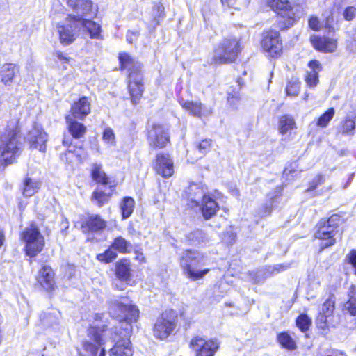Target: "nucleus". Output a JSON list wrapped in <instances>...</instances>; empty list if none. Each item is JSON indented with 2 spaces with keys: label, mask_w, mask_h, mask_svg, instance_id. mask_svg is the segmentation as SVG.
Wrapping results in <instances>:
<instances>
[{
  "label": "nucleus",
  "mask_w": 356,
  "mask_h": 356,
  "mask_svg": "<svg viewBox=\"0 0 356 356\" xmlns=\"http://www.w3.org/2000/svg\"><path fill=\"white\" fill-rule=\"evenodd\" d=\"M108 312L118 320V325L110 330L111 339L116 341L110 350V356H132L134 351L129 337L132 333L131 323L139 318L138 307L127 298H114L108 302Z\"/></svg>",
  "instance_id": "f257e3e1"
},
{
  "label": "nucleus",
  "mask_w": 356,
  "mask_h": 356,
  "mask_svg": "<svg viewBox=\"0 0 356 356\" xmlns=\"http://www.w3.org/2000/svg\"><path fill=\"white\" fill-rule=\"evenodd\" d=\"M19 129L17 123L10 122L4 132L0 135V159L1 164H10L14 161L19 148Z\"/></svg>",
  "instance_id": "f03ea898"
},
{
  "label": "nucleus",
  "mask_w": 356,
  "mask_h": 356,
  "mask_svg": "<svg viewBox=\"0 0 356 356\" xmlns=\"http://www.w3.org/2000/svg\"><path fill=\"white\" fill-rule=\"evenodd\" d=\"M266 3L277 13V26L281 30L293 26L299 19V8L288 0H266Z\"/></svg>",
  "instance_id": "7ed1b4c3"
},
{
  "label": "nucleus",
  "mask_w": 356,
  "mask_h": 356,
  "mask_svg": "<svg viewBox=\"0 0 356 356\" xmlns=\"http://www.w3.org/2000/svg\"><path fill=\"white\" fill-rule=\"evenodd\" d=\"M241 51L240 41L235 37L222 39L215 49L213 56L208 60L209 65L229 63L235 61Z\"/></svg>",
  "instance_id": "20e7f679"
},
{
  "label": "nucleus",
  "mask_w": 356,
  "mask_h": 356,
  "mask_svg": "<svg viewBox=\"0 0 356 356\" xmlns=\"http://www.w3.org/2000/svg\"><path fill=\"white\" fill-rule=\"evenodd\" d=\"M206 257L198 251L187 250L184 252L181 259V266L184 273L190 279L195 281L202 278L209 272V268L203 270L198 268L205 265Z\"/></svg>",
  "instance_id": "39448f33"
},
{
  "label": "nucleus",
  "mask_w": 356,
  "mask_h": 356,
  "mask_svg": "<svg viewBox=\"0 0 356 356\" xmlns=\"http://www.w3.org/2000/svg\"><path fill=\"white\" fill-rule=\"evenodd\" d=\"M339 222L340 216L334 214L327 220L321 219L317 224L315 237L320 241L319 247L321 251L335 244L334 236L337 233Z\"/></svg>",
  "instance_id": "423d86ee"
},
{
  "label": "nucleus",
  "mask_w": 356,
  "mask_h": 356,
  "mask_svg": "<svg viewBox=\"0 0 356 356\" xmlns=\"http://www.w3.org/2000/svg\"><path fill=\"white\" fill-rule=\"evenodd\" d=\"M104 332H106L104 326L102 329L96 325L91 326L88 330L89 339L83 341L82 348L78 349L79 355L80 356H97L98 350H100L99 356H105V350L102 347L104 344L102 339Z\"/></svg>",
  "instance_id": "0eeeda50"
},
{
  "label": "nucleus",
  "mask_w": 356,
  "mask_h": 356,
  "mask_svg": "<svg viewBox=\"0 0 356 356\" xmlns=\"http://www.w3.org/2000/svg\"><path fill=\"white\" fill-rule=\"evenodd\" d=\"M22 239L26 243V254L34 257L40 253L44 246V238L36 225L31 224L22 233Z\"/></svg>",
  "instance_id": "6e6552de"
},
{
  "label": "nucleus",
  "mask_w": 356,
  "mask_h": 356,
  "mask_svg": "<svg viewBox=\"0 0 356 356\" xmlns=\"http://www.w3.org/2000/svg\"><path fill=\"white\" fill-rule=\"evenodd\" d=\"M176 318L175 312L172 310L163 312L154 324V336L161 340L168 338L176 327Z\"/></svg>",
  "instance_id": "1a4fd4ad"
},
{
  "label": "nucleus",
  "mask_w": 356,
  "mask_h": 356,
  "mask_svg": "<svg viewBox=\"0 0 356 356\" xmlns=\"http://www.w3.org/2000/svg\"><path fill=\"white\" fill-rule=\"evenodd\" d=\"M79 17L70 16L66 19L65 24L58 25V32L60 36V42L64 45L71 44L76 38V33L80 28L79 23H74L78 22Z\"/></svg>",
  "instance_id": "9d476101"
},
{
  "label": "nucleus",
  "mask_w": 356,
  "mask_h": 356,
  "mask_svg": "<svg viewBox=\"0 0 356 356\" xmlns=\"http://www.w3.org/2000/svg\"><path fill=\"white\" fill-rule=\"evenodd\" d=\"M261 47L272 57L279 56L282 50V43L280 33L275 30L264 31Z\"/></svg>",
  "instance_id": "9b49d317"
},
{
  "label": "nucleus",
  "mask_w": 356,
  "mask_h": 356,
  "mask_svg": "<svg viewBox=\"0 0 356 356\" xmlns=\"http://www.w3.org/2000/svg\"><path fill=\"white\" fill-rule=\"evenodd\" d=\"M148 142L153 148H163L170 142L168 129L161 124H154L148 131Z\"/></svg>",
  "instance_id": "f8f14e48"
},
{
  "label": "nucleus",
  "mask_w": 356,
  "mask_h": 356,
  "mask_svg": "<svg viewBox=\"0 0 356 356\" xmlns=\"http://www.w3.org/2000/svg\"><path fill=\"white\" fill-rule=\"evenodd\" d=\"M190 346L196 351V356H213L218 348V343L216 341H206L195 337L192 339Z\"/></svg>",
  "instance_id": "ddd939ff"
},
{
  "label": "nucleus",
  "mask_w": 356,
  "mask_h": 356,
  "mask_svg": "<svg viewBox=\"0 0 356 356\" xmlns=\"http://www.w3.org/2000/svg\"><path fill=\"white\" fill-rule=\"evenodd\" d=\"M154 168L158 175L168 178L174 173V162L168 154H158Z\"/></svg>",
  "instance_id": "4468645a"
},
{
  "label": "nucleus",
  "mask_w": 356,
  "mask_h": 356,
  "mask_svg": "<svg viewBox=\"0 0 356 356\" xmlns=\"http://www.w3.org/2000/svg\"><path fill=\"white\" fill-rule=\"evenodd\" d=\"M27 139L31 148L38 149L42 152H45L47 135L41 128L34 127L29 132Z\"/></svg>",
  "instance_id": "2eb2a0df"
},
{
  "label": "nucleus",
  "mask_w": 356,
  "mask_h": 356,
  "mask_svg": "<svg viewBox=\"0 0 356 356\" xmlns=\"http://www.w3.org/2000/svg\"><path fill=\"white\" fill-rule=\"evenodd\" d=\"M129 79V91L131 96V102L136 104L138 103L144 91V86L143 83V75L138 74L135 76L131 74Z\"/></svg>",
  "instance_id": "dca6fc26"
},
{
  "label": "nucleus",
  "mask_w": 356,
  "mask_h": 356,
  "mask_svg": "<svg viewBox=\"0 0 356 356\" xmlns=\"http://www.w3.org/2000/svg\"><path fill=\"white\" fill-rule=\"evenodd\" d=\"M68 6L75 10L78 17L92 16L95 15L96 10L93 8L91 0H66Z\"/></svg>",
  "instance_id": "f3484780"
},
{
  "label": "nucleus",
  "mask_w": 356,
  "mask_h": 356,
  "mask_svg": "<svg viewBox=\"0 0 356 356\" xmlns=\"http://www.w3.org/2000/svg\"><path fill=\"white\" fill-rule=\"evenodd\" d=\"M71 117L83 120L90 113V102L87 97H82L71 106Z\"/></svg>",
  "instance_id": "a211bd4d"
},
{
  "label": "nucleus",
  "mask_w": 356,
  "mask_h": 356,
  "mask_svg": "<svg viewBox=\"0 0 356 356\" xmlns=\"http://www.w3.org/2000/svg\"><path fill=\"white\" fill-rule=\"evenodd\" d=\"M311 42L314 47L322 52H334L337 48V40L325 36L313 35Z\"/></svg>",
  "instance_id": "6ab92c4d"
},
{
  "label": "nucleus",
  "mask_w": 356,
  "mask_h": 356,
  "mask_svg": "<svg viewBox=\"0 0 356 356\" xmlns=\"http://www.w3.org/2000/svg\"><path fill=\"white\" fill-rule=\"evenodd\" d=\"M119 60L122 69H127L129 72L128 78L131 74L135 76L141 74L142 65L135 58H132L129 54L123 52L119 54Z\"/></svg>",
  "instance_id": "aec40b11"
},
{
  "label": "nucleus",
  "mask_w": 356,
  "mask_h": 356,
  "mask_svg": "<svg viewBox=\"0 0 356 356\" xmlns=\"http://www.w3.org/2000/svg\"><path fill=\"white\" fill-rule=\"evenodd\" d=\"M207 190L202 183H192L186 191L188 200L191 202V207L197 206L200 202L206 197Z\"/></svg>",
  "instance_id": "412c9836"
},
{
  "label": "nucleus",
  "mask_w": 356,
  "mask_h": 356,
  "mask_svg": "<svg viewBox=\"0 0 356 356\" xmlns=\"http://www.w3.org/2000/svg\"><path fill=\"white\" fill-rule=\"evenodd\" d=\"M106 226V222L99 215L91 214L88 216L81 225L83 233L97 232L102 231Z\"/></svg>",
  "instance_id": "4be33fe9"
},
{
  "label": "nucleus",
  "mask_w": 356,
  "mask_h": 356,
  "mask_svg": "<svg viewBox=\"0 0 356 356\" xmlns=\"http://www.w3.org/2000/svg\"><path fill=\"white\" fill-rule=\"evenodd\" d=\"M197 206L200 207L202 216L206 220L213 218L219 210L218 203L208 195L200 202Z\"/></svg>",
  "instance_id": "5701e85b"
},
{
  "label": "nucleus",
  "mask_w": 356,
  "mask_h": 356,
  "mask_svg": "<svg viewBox=\"0 0 356 356\" xmlns=\"http://www.w3.org/2000/svg\"><path fill=\"white\" fill-rule=\"evenodd\" d=\"M182 108L195 117L201 118L202 115L211 113V111L206 109L199 101H188L181 99L179 101Z\"/></svg>",
  "instance_id": "b1692460"
},
{
  "label": "nucleus",
  "mask_w": 356,
  "mask_h": 356,
  "mask_svg": "<svg viewBox=\"0 0 356 356\" xmlns=\"http://www.w3.org/2000/svg\"><path fill=\"white\" fill-rule=\"evenodd\" d=\"M54 275L52 269L48 266H44L40 270L38 282L47 291L52 290L55 284Z\"/></svg>",
  "instance_id": "393cba45"
},
{
  "label": "nucleus",
  "mask_w": 356,
  "mask_h": 356,
  "mask_svg": "<svg viewBox=\"0 0 356 356\" xmlns=\"http://www.w3.org/2000/svg\"><path fill=\"white\" fill-rule=\"evenodd\" d=\"M74 23L76 24V22ZM77 23L80 24V27L87 31L91 38L102 39V29L99 24L91 20L85 19L83 17H79Z\"/></svg>",
  "instance_id": "a878e982"
},
{
  "label": "nucleus",
  "mask_w": 356,
  "mask_h": 356,
  "mask_svg": "<svg viewBox=\"0 0 356 356\" xmlns=\"http://www.w3.org/2000/svg\"><path fill=\"white\" fill-rule=\"evenodd\" d=\"M308 66L311 69L307 72L305 81L309 87H315L318 83V72L321 70V65L316 60H311Z\"/></svg>",
  "instance_id": "bb28decb"
},
{
  "label": "nucleus",
  "mask_w": 356,
  "mask_h": 356,
  "mask_svg": "<svg viewBox=\"0 0 356 356\" xmlns=\"http://www.w3.org/2000/svg\"><path fill=\"white\" fill-rule=\"evenodd\" d=\"M60 313L58 311L42 312L40 315V322L44 328L52 327L59 323Z\"/></svg>",
  "instance_id": "cd10ccee"
},
{
  "label": "nucleus",
  "mask_w": 356,
  "mask_h": 356,
  "mask_svg": "<svg viewBox=\"0 0 356 356\" xmlns=\"http://www.w3.org/2000/svg\"><path fill=\"white\" fill-rule=\"evenodd\" d=\"M19 72L16 65L6 63L1 69V81L5 85H10L15 75Z\"/></svg>",
  "instance_id": "c85d7f7f"
},
{
  "label": "nucleus",
  "mask_w": 356,
  "mask_h": 356,
  "mask_svg": "<svg viewBox=\"0 0 356 356\" xmlns=\"http://www.w3.org/2000/svg\"><path fill=\"white\" fill-rule=\"evenodd\" d=\"M66 122L68 124V129L74 138H81L86 133V127L80 122L74 120L70 115L66 116Z\"/></svg>",
  "instance_id": "c756f323"
},
{
  "label": "nucleus",
  "mask_w": 356,
  "mask_h": 356,
  "mask_svg": "<svg viewBox=\"0 0 356 356\" xmlns=\"http://www.w3.org/2000/svg\"><path fill=\"white\" fill-rule=\"evenodd\" d=\"M40 187V183L36 180L29 177L25 178L22 186V194L24 197H31L33 195Z\"/></svg>",
  "instance_id": "7c9ffc66"
},
{
  "label": "nucleus",
  "mask_w": 356,
  "mask_h": 356,
  "mask_svg": "<svg viewBox=\"0 0 356 356\" xmlns=\"http://www.w3.org/2000/svg\"><path fill=\"white\" fill-rule=\"evenodd\" d=\"M116 276L121 281H127L130 277V263L127 259H122L116 264Z\"/></svg>",
  "instance_id": "2f4dec72"
},
{
  "label": "nucleus",
  "mask_w": 356,
  "mask_h": 356,
  "mask_svg": "<svg viewBox=\"0 0 356 356\" xmlns=\"http://www.w3.org/2000/svg\"><path fill=\"white\" fill-rule=\"evenodd\" d=\"M332 318L337 319L332 321L330 316L320 312L316 321V325L319 328L323 330L330 327H335L339 323V317L338 316H332Z\"/></svg>",
  "instance_id": "473e14b6"
},
{
  "label": "nucleus",
  "mask_w": 356,
  "mask_h": 356,
  "mask_svg": "<svg viewBox=\"0 0 356 356\" xmlns=\"http://www.w3.org/2000/svg\"><path fill=\"white\" fill-rule=\"evenodd\" d=\"M135 207V201L131 197H125L120 203V209L123 219L128 218L132 214Z\"/></svg>",
  "instance_id": "72a5a7b5"
},
{
  "label": "nucleus",
  "mask_w": 356,
  "mask_h": 356,
  "mask_svg": "<svg viewBox=\"0 0 356 356\" xmlns=\"http://www.w3.org/2000/svg\"><path fill=\"white\" fill-rule=\"evenodd\" d=\"M296 128V123L294 119L289 115H284L280 117L279 120V131L282 134H286Z\"/></svg>",
  "instance_id": "f704fd0d"
},
{
  "label": "nucleus",
  "mask_w": 356,
  "mask_h": 356,
  "mask_svg": "<svg viewBox=\"0 0 356 356\" xmlns=\"http://www.w3.org/2000/svg\"><path fill=\"white\" fill-rule=\"evenodd\" d=\"M92 177L97 183L106 185L108 184V177L104 172L102 170L100 164L95 163L92 169Z\"/></svg>",
  "instance_id": "c9c22d12"
},
{
  "label": "nucleus",
  "mask_w": 356,
  "mask_h": 356,
  "mask_svg": "<svg viewBox=\"0 0 356 356\" xmlns=\"http://www.w3.org/2000/svg\"><path fill=\"white\" fill-rule=\"evenodd\" d=\"M335 114V110L334 108H330L323 113L316 121V126L325 128L333 118Z\"/></svg>",
  "instance_id": "e433bc0d"
},
{
  "label": "nucleus",
  "mask_w": 356,
  "mask_h": 356,
  "mask_svg": "<svg viewBox=\"0 0 356 356\" xmlns=\"http://www.w3.org/2000/svg\"><path fill=\"white\" fill-rule=\"evenodd\" d=\"M277 339L279 343L285 348L293 350L296 348V342L286 332H282L278 334Z\"/></svg>",
  "instance_id": "4c0bfd02"
},
{
  "label": "nucleus",
  "mask_w": 356,
  "mask_h": 356,
  "mask_svg": "<svg viewBox=\"0 0 356 356\" xmlns=\"http://www.w3.org/2000/svg\"><path fill=\"white\" fill-rule=\"evenodd\" d=\"M349 300L345 305L346 309L353 315H356V289L354 286H352L349 291Z\"/></svg>",
  "instance_id": "58836bf2"
},
{
  "label": "nucleus",
  "mask_w": 356,
  "mask_h": 356,
  "mask_svg": "<svg viewBox=\"0 0 356 356\" xmlns=\"http://www.w3.org/2000/svg\"><path fill=\"white\" fill-rule=\"evenodd\" d=\"M110 193H107L97 188L93 193L92 198L95 200L99 207H102L108 202L110 199Z\"/></svg>",
  "instance_id": "ea45409f"
},
{
  "label": "nucleus",
  "mask_w": 356,
  "mask_h": 356,
  "mask_svg": "<svg viewBox=\"0 0 356 356\" xmlns=\"http://www.w3.org/2000/svg\"><path fill=\"white\" fill-rule=\"evenodd\" d=\"M335 308V297L330 295L329 298L322 305V309L320 312L326 314L332 318V315Z\"/></svg>",
  "instance_id": "a19ab883"
},
{
  "label": "nucleus",
  "mask_w": 356,
  "mask_h": 356,
  "mask_svg": "<svg viewBox=\"0 0 356 356\" xmlns=\"http://www.w3.org/2000/svg\"><path fill=\"white\" fill-rule=\"evenodd\" d=\"M117 257V253L111 247L104 253L97 255V259L101 262L108 264L113 261Z\"/></svg>",
  "instance_id": "79ce46f5"
},
{
  "label": "nucleus",
  "mask_w": 356,
  "mask_h": 356,
  "mask_svg": "<svg viewBox=\"0 0 356 356\" xmlns=\"http://www.w3.org/2000/svg\"><path fill=\"white\" fill-rule=\"evenodd\" d=\"M164 7L161 3H155L152 8V16L154 22L156 25L159 24V20L165 16Z\"/></svg>",
  "instance_id": "37998d69"
},
{
  "label": "nucleus",
  "mask_w": 356,
  "mask_h": 356,
  "mask_svg": "<svg viewBox=\"0 0 356 356\" xmlns=\"http://www.w3.org/2000/svg\"><path fill=\"white\" fill-rule=\"evenodd\" d=\"M129 243L122 237H117L111 248L113 250H118L120 252H125Z\"/></svg>",
  "instance_id": "c03bdc74"
},
{
  "label": "nucleus",
  "mask_w": 356,
  "mask_h": 356,
  "mask_svg": "<svg viewBox=\"0 0 356 356\" xmlns=\"http://www.w3.org/2000/svg\"><path fill=\"white\" fill-rule=\"evenodd\" d=\"M300 90V83L297 80L289 81L286 87L287 95L296 97L298 95Z\"/></svg>",
  "instance_id": "a18cd8bd"
},
{
  "label": "nucleus",
  "mask_w": 356,
  "mask_h": 356,
  "mask_svg": "<svg viewBox=\"0 0 356 356\" xmlns=\"http://www.w3.org/2000/svg\"><path fill=\"white\" fill-rule=\"evenodd\" d=\"M296 325L302 332H305L311 325V319L307 315L301 314L296 319Z\"/></svg>",
  "instance_id": "49530a36"
},
{
  "label": "nucleus",
  "mask_w": 356,
  "mask_h": 356,
  "mask_svg": "<svg viewBox=\"0 0 356 356\" xmlns=\"http://www.w3.org/2000/svg\"><path fill=\"white\" fill-rule=\"evenodd\" d=\"M290 264H276L266 266V270L267 273H268L269 275H275L285 271L287 269L290 268Z\"/></svg>",
  "instance_id": "de8ad7c7"
},
{
  "label": "nucleus",
  "mask_w": 356,
  "mask_h": 356,
  "mask_svg": "<svg viewBox=\"0 0 356 356\" xmlns=\"http://www.w3.org/2000/svg\"><path fill=\"white\" fill-rule=\"evenodd\" d=\"M188 239L194 244L200 243L204 238V233L200 229H196L188 234Z\"/></svg>",
  "instance_id": "09e8293b"
},
{
  "label": "nucleus",
  "mask_w": 356,
  "mask_h": 356,
  "mask_svg": "<svg viewBox=\"0 0 356 356\" xmlns=\"http://www.w3.org/2000/svg\"><path fill=\"white\" fill-rule=\"evenodd\" d=\"M211 145L212 140L211 139H204L197 143L196 147L202 155H204L210 151Z\"/></svg>",
  "instance_id": "8fccbe9b"
},
{
  "label": "nucleus",
  "mask_w": 356,
  "mask_h": 356,
  "mask_svg": "<svg viewBox=\"0 0 356 356\" xmlns=\"http://www.w3.org/2000/svg\"><path fill=\"white\" fill-rule=\"evenodd\" d=\"M355 128V122L352 119H346L342 127V134L346 135H353V130Z\"/></svg>",
  "instance_id": "3c124183"
},
{
  "label": "nucleus",
  "mask_w": 356,
  "mask_h": 356,
  "mask_svg": "<svg viewBox=\"0 0 356 356\" xmlns=\"http://www.w3.org/2000/svg\"><path fill=\"white\" fill-rule=\"evenodd\" d=\"M102 138L104 141L108 145H113L115 143V134L111 128L104 129Z\"/></svg>",
  "instance_id": "603ef678"
},
{
  "label": "nucleus",
  "mask_w": 356,
  "mask_h": 356,
  "mask_svg": "<svg viewBox=\"0 0 356 356\" xmlns=\"http://www.w3.org/2000/svg\"><path fill=\"white\" fill-rule=\"evenodd\" d=\"M324 26L329 34L334 33L336 30L338 29L336 27V23L334 17L332 15H330L326 18Z\"/></svg>",
  "instance_id": "864d4df0"
},
{
  "label": "nucleus",
  "mask_w": 356,
  "mask_h": 356,
  "mask_svg": "<svg viewBox=\"0 0 356 356\" xmlns=\"http://www.w3.org/2000/svg\"><path fill=\"white\" fill-rule=\"evenodd\" d=\"M343 16L347 21L353 20L356 16V8L355 6H348L343 12Z\"/></svg>",
  "instance_id": "5fc2aeb1"
},
{
  "label": "nucleus",
  "mask_w": 356,
  "mask_h": 356,
  "mask_svg": "<svg viewBox=\"0 0 356 356\" xmlns=\"http://www.w3.org/2000/svg\"><path fill=\"white\" fill-rule=\"evenodd\" d=\"M346 49L352 53H356V31L346 40Z\"/></svg>",
  "instance_id": "6e6d98bb"
},
{
  "label": "nucleus",
  "mask_w": 356,
  "mask_h": 356,
  "mask_svg": "<svg viewBox=\"0 0 356 356\" xmlns=\"http://www.w3.org/2000/svg\"><path fill=\"white\" fill-rule=\"evenodd\" d=\"M325 181L324 177L322 175H316L313 180L309 183L308 191L314 190L318 185L322 184Z\"/></svg>",
  "instance_id": "4d7b16f0"
},
{
  "label": "nucleus",
  "mask_w": 356,
  "mask_h": 356,
  "mask_svg": "<svg viewBox=\"0 0 356 356\" xmlns=\"http://www.w3.org/2000/svg\"><path fill=\"white\" fill-rule=\"evenodd\" d=\"M272 202L266 203L263 205L261 209L258 211V215L261 217H266L271 213L272 211Z\"/></svg>",
  "instance_id": "13d9d810"
},
{
  "label": "nucleus",
  "mask_w": 356,
  "mask_h": 356,
  "mask_svg": "<svg viewBox=\"0 0 356 356\" xmlns=\"http://www.w3.org/2000/svg\"><path fill=\"white\" fill-rule=\"evenodd\" d=\"M348 263L352 265L356 273V250H352L346 256Z\"/></svg>",
  "instance_id": "bf43d9fd"
},
{
  "label": "nucleus",
  "mask_w": 356,
  "mask_h": 356,
  "mask_svg": "<svg viewBox=\"0 0 356 356\" xmlns=\"http://www.w3.org/2000/svg\"><path fill=\"white\" fill-rule=\"evenodd\" d=\"M309 26L314 31H318L321 28L320 22L316 17H310L309 19Z\"/></svg>",
  "instance_id": "052dcab7"
},
{
  "label": "nucleus",
  "mask_w": 356,
  "mask_h": 356,
  "mask_svg": "<svg viewBox=\"0 0 356 356\" xmlns=\"http://www.w3.org/2000/svg\"><path fill=\"white\" fill-rule=\"evenodd\" d=\"M138 35L139 33L138 31H128L126 35L127 41L129 44H132L138 39Z\"/></svg>",
  "instance_id": "680f3d73"
},
{
  "label": "nucleus",
  "mask_w": 356,
  "mask_h": 356,
  "mask_svg": "<svg viewBox=\"0 0 356 356\" xmlns=\"http://www.w3.org/2000/svg\"><path fill=\"white\" fill-rule=\"evenodd\" d=\"M54 56L57 58V59L62 62L63 63H69L71 58L68 57L66 54H63L61 51H56L54 53Z\"/></svg>",
  "instance_id": "e2e57ef3"
},
{
  "label": "nucleus",
  "mask_w": 356,
  "mask_h": 356,
  "mask_svg": "<svg viewBox=\"0 0 356 356\" xmlns=\"http://www.w3.org/2000/svg\"><path fill=\"white\" fill-rule=\"evenodd\" d=\"M241 97H227V101L229 104L232 106L233 107H235L238 103L240 102Z\"/></svg>",
  "instance_id": "0e129e2a"
},
{
  "label": "nucleus",
  "mask_w": 356,
  "mask_h": 356,
  "mask_svg": "<svg viewBox=\"0 0 356 356\" xmlns=\"http://www.w3.org/2000/svg\"><path fill=\"white\" fill-rule=\"evenodd\" d=\"M235 0H221V3L224 7L230 8L234 4Z\"/></svg>",
  "instance_id": "69168bd1"
},
{
  "label": "nucleus",
  "mask_w": 356,
  "mask_h": 356,
  "mask_svg": "<svg viewBox=\"0 0 356 356\" xmlns=\"http://www.w3.org/2000/svg\"><path fill=\"white\" fill-rule=\"evenodd\" d=\"M227 97H241V95H240V92H239V90L237 89V90H232V91H229L227 92Z\"/></svg>",
  "instance_id": "338daca9"
},
{
  "label": "nucleus",
  "mask_w": 356,
  "mask_h": 356,
  "mask_svg": "<svg viewBox=\"0 0 356 356\" xmlns=\"http://www.w3.org/2000/svg\"><path fill=\"white\" fill-rule=\"evenodd\" d=\"M5 240V236L3 230L0 228V247L3 245Z\"/></svg>",
  "instance_id": "774afa93"
}]
</instances>
